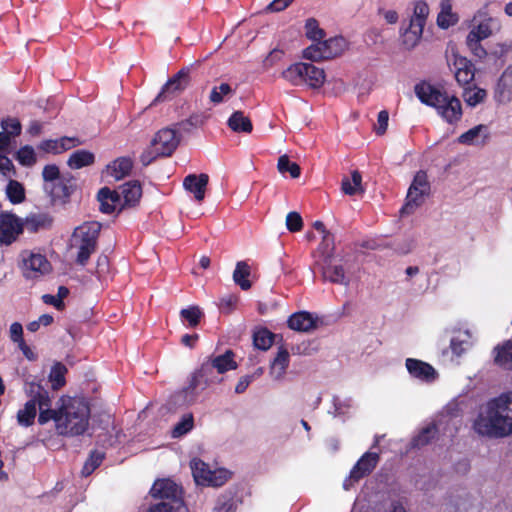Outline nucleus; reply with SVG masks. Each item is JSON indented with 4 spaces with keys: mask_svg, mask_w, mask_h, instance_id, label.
Wrapping results in <instances>:
<instances>
[{
    "mask_svg": "<svg viewBox=\"0 0 512 512\" xmlns=\"http://www.w3.org/2000/svg\"><path fill=\"white\" fill-rule=\"evenodd\" d=\"M487 138V127L477 125L458 137V142L464 145H478Z\"/></svg>",
    "mask_w": 512,
    "mask_h": 512,
    "instance_id": "31",
    "label": "nucleus"
},
{
    "mask_svg": "<svg viewBox=\"0 0 512 512\" xmlns=\"http://www.w3.org/2000/svg\"><path fill=\"white\" fill-rule=\"evenodd\" d=\"M334 249V236L330 232H325V235L322 237V242L318 248L322 254L321 261H326V257H329V260H332Z\"/></svg>",
    "mask_w": 512,
    "mask_h": 512,
    "instance_id": "45",
    "label": "nucleus"
},
{
    "mask_svg": "<svg viewBox=\"0 0 512 512\" xmlns=\"http://www.w3.org/2000/svg\"><path fill=\"white\" fill-rule=\"evenodd\" d=\"M473 28L469 33L484 40L497 33L501 29V23L498 18L489 15L486 7L478 10L473 17Z\"/></svg>",
    "mask_w": 512,
    "mask_h": 512,
    "instance_id": "12",
    "label": "nucleus"
},
{
    "mask_svg": "<svg viewBox=\"0 0 512 512\" xmlns=\"http://www.w3.org/2000/svg\"><path fill=\"white\" fill-rule=\"evenodd\" d=\"M415 93L422 103L437 109L438 113L447 122L454 123L461 118L462 108L458 98L449 97L446 93L428 83L417 84Z\"/></svg>",
    "mask_w": 512,
    "mask_h": 512,
    "instance_id": "4",
    "label": "nucleus"
},
{
    "mask_svg": "<svg viewBox=\"0 0 512 512\" xmlns=\"http://www.w3.org/2000/svg\"><path fill=\"white\" fill-rule=\"evenodd\" d=\"M305 63H296L282 72V77L293 85L304 84Z\"/></svg>",
    "mask_w": 512,
    "mask_h": 512,
    "instance_id": "40",
    "label": "nucleus"
},
{
    "mask_svg": "<svg viewBox=\"0 0 512 512\" xmlns=\"http://www.w3.org/2000/svg\"><path fill=\"white\" fill-rule=\"evenodd\" d=\"M495 98L500 103H508L512 100V67H507L500 76Z\"/></svg>",
    "mask_w": 512,
    "mask_h": 512,
    "instance_id": "22",
    "label": "nucleus"
},
{
    "mask_svg": "<svg viewBox=\"0 0 512 512\" xmlns=\"http://www.w3.org/2000/svg\"><path fill=\"white\" fill-rule=\"evenodd\" d=\"M430 193V183L427 174L424 171L416 173L413 182L411 183L406 196V203L400 210V214L410 215L418 207H420L425 200V197Z\"/></svg>",
    "mask_w": 512,
    "mask_h": 512,
    "instance_id": "8",
    "label": "nucleus"
},
{
    "mask_svg": "<svg viewBox=\"0 0 512 512\" xmlns=\"http://www.w3.org/2000/svg\"><path fill=\"white\" fill-rule=\"evenodd\" d=\"M208 181L209 177L207 174H190L185 177L183 186L187 191L194 194V197L198 202H201L205 197Z\"/></svg>",
    "mask_w": 512,
    "mask_h": 512,
    "instance_id": "20",
    "label": "nucleus"
},
{
    "mask_svg": "<svg viewBox=\"0 0 512 512\" xmlns=\"http://www.w3.org/2000/svg\"><path fill=\"white\" fill-rule=\"evenodd\" d=\"M475 431L493 438L512 434V392L501 394L486 403L474 422Z\"/></svg>",
    "mask_w": 512,
    "mask_h": 512,
    "instance_id": "1",
    "label": "nucleus"
},
{
    "mask_svg": "<svg viewBox=\"0 0 512 512\" xmlns=\"http://www.w3.org/2000/svg\"><path fill=\"white\" fill-rule=\"evenodd\" d=\"M380 456L376 452H366L352 467L349 476L343 482V488L349 490L356 482L368 476L376 468Z\"/></svg>",
    "mask_w": 512,
    "mask_h": 512,
    "instance_id": "11",
    "label": "nucleus"
},
{
    "mask_svg": "<svg viewBox=\"0 0 512 512\" xmlns=\"http://www.w3.org/2000/svg\"><path fill=\"white\" fill-rule=\"evenodd\" d=\"M284 55V52L280 49H273L263 60V67L269 69L279 62Z\"/></svg>",
    "mask_w": 512,
    "mask_h": 512,
    "instance_id": "61",
    "label": "nucleus"
},
{
    "mask_svg": "<svg viewBox=\"0 0 512 512\" xmlns=\"http://www.w3.org/2000/svg\"><path fill=\"white\" fill-rule=\"evenodd\" d=\"M251 268L246 261H238L233 272V281L239 285L242 290H249L252 286L249 281Z\"/></svg>",
    "mask_w": 512,
    "mask_h": 512,
    "instance_id": "33",
    "label": "nucleus"
},
{
    "mask_svg": "<svg viewBox=\"0 0 512 512\" xmlns=\"http://www.w3.org/2000/svg\"><path fill=\"white\" fill-rule=\"evenodd\" d=\"M440 12L437 16V25L442 29H447L458 22V15L452 10L450 0L440 1Z\"/></svg>",
    "mask_w": 512,
    "mask_h": 512,
    "instance_id": "28",
    "label": "nucleus"
},
{
    "mask_svg": "<svg viewBox=\"0 0 512 512\" xmlns=\"http://www.w3.org/2000/svg\"><path fill=\"white\" fill-rule=\"evenodd\" d=\"M179 141V136L174 129L164 128L156 133L151 143L156 149V153L165 157L170 156L174 152Z\"/></svg>",
    "mask_w": 512,
    "mask_h": 512,
    "instance_id": "14",
    "label": "nucleus"
},
{
    "mask_svg": "<svg viewBox=\"0 0 512 512\" xmlns=\"http://www.w3.org/2000/svg\"><path fill=\"white\" fill-rule=\"evenodd\" d=\"M495 363L505 369L512 368V342L506 341L503 345L494 349Z\"/></svg>",
    "mask_w": 512,
    "mask_h": 512,
    "instance_id": "36",
    "label": "nucleus"
},
{
    "mask_svg": "<svg viewBox=\"0 0 512 512\" xmlns=\"http://www.w3.org/2000/svg\"><path fill=\"white\" fill-rule=\"evenodd\" d=\"M0 172L6 177H11L15 174L12 161L2 154H0Z\"/></svg>",
    "mask_w": 512,
    "mask_h": 512,
    "instance_id": "64",
    "label": "nucleus"
},
{
    "mask_svg": "<svg viewBox=\"0 0 512 512\" xmlns=\"http://www.w3.org/2000/svg\"><path fill=\"white\" fill-rule=\"evenodd\" d=\"M253 342L256 348L267 350L273 343V334L267 329H261L254 333Z\"/></svg>",
    "mask_w": 512,
    "mask_h": 512,
    "instance_id": "44",
    "label": "nucleus"
},
{
    "mask_svg": "<svg viewBox=\"0 0 512 512\" xmlns=\"http://www.w3.org/2000/svg\"><path fill=\"white\" fill-rule=\"evenodd\" d=\"M234 357L235 354L232 350H226L223 354L212 355L207 359L221 376L222 374L230 370H235L238 367Z\"/></svg>",
    "mask_w": 512,
    "mask_h": 512,
    "instance_id": "23",
    "label": "nucleus"
},
{
    "mask_svg": "<svg viewBox=\"0 0 512 512\" xmlns=\"http://www.w3.org/2000/svg\"><path fill=\"white\" fill-rule=\"evenodd\" d=\"M233 93L231 86L227 83H221L219 86L213 87L209 99L217 105L223 102L224 97Z\"/></svg>",
    "mask_w": 512,
    "mask_h": 512,
    "instance_id": "49",
    "label": "nucleus"
},
{
    "mask_svg": "<svg viewBox=\"0 0 512 512\" xmlns=\"http://www.w3.org/2000/svg\"><path fill=\"white\" fill-rule=\"evenodd\" d=\"M430 13L429 5L424 0H415L412 2V14L409 19L411 26L425 27Z\"/></svg>",
    "mask_w": 512,
    "mask_h": 512,
    "instance_id": "26",
    "label": "nucleus"
},
{
    "mask_svg": "<svg viewBox=\"0 0 512 512\" xmlns=\"http://www.w3.org/2000/svg\"><path fill=\"white\" fill-rule=\"evenodd\" d=\"M150 495L160 501L141 512H188L183 502L181 486L169 478L156 480L150 489Z\"/></svg>",
    "mask_w": 512,
    "mask_h": 512,
    "instance_id": "5",
    "label": "nucleus"
},
{
    "mask_svg": "<svg viewBox=\"0 0 512 512\" xmlns=\"http://www.w3.org/2000/svg\"><path fill=\"white\" fill-rule=\"evenodd\" d=\"M455 78L459 84H469L474 79L473 66L466 58H456L454 62Z\"/></svg>",
    "mask_w": 512,
    "mask_h": 512,
    "instance_id": "29",
    "label": "nucleus"
},
{
    "mask_svg": "<svg viewBox=\"0 0 512 512\" xmlns=\"http://www.w3.org/2000/svg\"><path fill=\"white\" fill-rule=\"evenodd\" d=\"M286 227L290 232H297L302 229L303 220L298 212H289L287 214Z\"/></svg>",
    "mask_w": 512,
    "mask_h": 512,
    "instance_id": "58",
    "label": "nucleus"
},
{
    "mask_svg": "<svg viewBox=\"0 0 512 512\" xmlns=\"http://www.w3.org/2000/svg\"><path fill=\"white\" fill-rule=\"evenodd\" d=\"M42 176L46 182L44 189L46 191H50L54 198L67 197L69 195V190L66 186H61L57 189H54L53 187V182L58 180L59 177V169L56 165L45 166L42 172Z\"/></svg>",
    "mask_w": 512,
    "mask_h": 512,
    "instance_id": "21",
    "label": "nucleus"
},
{
    "mask_svg": "<svg viewBox=\"0 0 512 512\" xmlns=\"http://www.w3.org/2000/svg\"><path fill=\"white\" fill-rule=\"evenodd\" d=\"M60 414L56 419V432L61 436L83 435L89 428L90 408L82 398L62 397Z\"/></svg>",
    "mask_w": 512,
    "mask_h": 512,
    "instance_id": "2",
    "label": "nucleus"
},
{
    "mask_svg": "<svg viewBox=\"0 0 512 512\" xmlns=\"http://www.w3.org/2000/svg\"><path fill=\"white\" fill-rule=\"evenodd\" d=\"M389 114L386 110H382L378 113L377 125H376V133L379 135H383L388 127Z\"/></svg>",
    "mask_w": 512,
    "mask_h": 512,
    "instance_id": "62",
    "label": "nucleus"
},
{
    "mask_svg": "<svg viewBox=\"0 0 512 512\" xmlns=\"http://www.w3.org/2000/svg\"><path fill=\"white\" fill-rule=\"evenodd\" d=\"M305 28L307 37L313 41L319 42L324 37V31L315 19H308Z\"/></svg>",
    "mask_w": 512,
    "mask_h": 512,
    "instance_id": "56",
    "label": "nucleus"
},
{
    "mask_svg": "<svg viewBox=\"0 0 512 512\" xmlns=\"http://www.w3.org/2000/svg\"><path fill=\"white\" fill-rule=\"evenodd\" d=\"M468 338L467 333L452 338L450 347L455 355L460 356L470 346Z\"/></svg>",
    "mask_w": 512,
    "mask_h": 512,
    "instance_id": "55",
    "label": "nucleus"
},
{
    "mask_svg": "<svg viewBox=\"0 0 512 512\" xmlns=\"http://www.w3.org/2000/svg\"><path fill=\"white\" fill-rule=\"evenodd\" d=\"M37 406L35 400H29L25 403L24 408L17 412V422L21 426H31L37 414Z\"/></svg>",
    "mask_w": 512,
    "mask_h": 512,
    "instance_id": "38",
    "label": "nucleus"
},
{
    "mask_svg": "<svg viewBox=\"0 0 512 512\" xmlns=\"http://www.w3.org/2000/svg\"><path fill=\"white\" fill-rule=\"evenodd\" d=\"M234 509V502L229 495H223L218 498L214 512H232Z\"/></svg>",
    "mask_w": 512,
    "mask_h": 512,
    "instance_id": "60",
    "label": "nucleus"
},
{
    "mask_svg": "<svg viewBox=\"0 0 512 512\" xmlns=\"http://www.w3.org/2000/svg\"><path fill=\"white\" fill-rule=\"evenodd\" d=\"M1 126L5 130L9 137L17 136L21 133V124L17 119H5L2 120Z\"/></svg>",
    "mask_w": 512,
    "mask_h": 512,
    "instance_id": "59",
    "label": "nucleus"
},
{
    "mask_svg": "<svg viewBox=\"0 0 512 512\" xmlns=\"http://www.w3.org/2000/svg\"><path fill=\"white\" fill-rule=\"evenodd\" d=\"M318 317L307 311L292 314L288 319L290 329L298 332H310L317 327Z\"/></svg>",
    "mask_w": 512,
    "mask_h": 512,
    "instance_id": "18",
    "label": "nucleus"
},
{
    "mask_svg": "<svg viewBox=\"0 0 512 512\" xmlns=\"http://www.w3.org/2000/svg\"><path fill=\"white\" fill-rule=\"evenodd\" d=\"M117 194H120L121 204L120 210L125 207L134 206L139 202L142 196V188L138 181H129L123 185H121L118 191H115Z\"/></svg>",
    "mask_w": 512,
    "mask_h": 512,
    "instance_id": "17",
    "label": "nucleus"
},
{
    "mask_svg": "<svg viewBox=\"0 0 512 512\" xmlns=\"http://www.w3.org/2000/svg\"><path fill=\"white\" fill-rule=\"evenodd\" d=\"M229 128L237 133H250L253 129L250 119L242 111H235L228 119Z\"/></svg>",
    "mask_w": 512,
    "mask_h": 512,
    "instance_id": "34",
    "label": "nucleus"
},
{
    "mask_svg": "<svg viewBox=\"0 0 512 512\" xmlns=\"http://www.w3.org/2000/svg\"><path fill=\"white\" fill-rule=\"evenodd\" d=\"M436 432L437 428L435 424L426 426L413 438L411 445L415 448H420L429 444L431 440L435 438Z\"/></svg>",
    "mask_w": 512,
    "mask_h": 512,
    "instance_id": "41",
    "label": "nucleus"
},
{
    "mask_svg": "<svg viewBox=\"0 0 512 512\" xmlns=\"http://www.w3.org/2000/svg\"><path fill=\"white\" fill-rule=\"evenodd\" d=\"M346 48L347 42L343 37H333L310 45L303 51V57L311 61L332 59L340 56Z\"/></svg>",
    "mask_w": 512,
    "mask_h": 512,
    "instance_id": "7",
    "label": "nucleus"
},
{
    "mask_svg": "<svg viewBox=\"0 0 512 512\" xmlns=\"http://www.w3.org/2000/svg\"><path fill=\"white\" fill-rule=\"evenodd\" d=\"M342 191L347 195L362 194L364 188L362 186V176L355 170L351 173V179L344 178L341 184Z\"/></svg>",
    "mask_w": 512,
    "mask_h": 512,
    "instance_id": "37",
    "label": "nucleus"
},
{
    "mask_svg": "<svg viewBox=\"0 0 512 512\" xmlns=\"http://www.w3.org/2000/svg\"><path fill=\"white\" fill-rule=\"evenodd\" d=\"M17 160L24 166H32L36 163L35 151L31 146H24L17 152Z\"/></svg>",
    "mask_w": 512,
    "mask_h": 512,
    "instance_id": "52",
    "label": "nucleus"
},
{
    "mask_svg": "<svg viewBox=\"0 0 512 512\" xmlns=\"http://www.w3.org/2000/svg\"><path fill=\"white\" fill-rule=\"evenodd\" d=\"M6 192L8 198L13 203H21L25 198L23 186L15 180L9 181Z\"/></svg>",
    "mask_w": 512,
    "mask_h": 512,
    "instance_id": "47",
    "label": "nucleus"
},
{
    "mask_svg": "<svg viewBox=\"0 0 512 512\" xmlns=\"http://www.w3.org/2000/svg\"><path fill=\"white\" fill-rule=\"evenodd\" d=\"M66 367L61 363H56L50 372L49 380L52 382L53 389H59L65 384Z\"/></svg>",
    "mask_w": 512,
    "mask_h": 512,
    "instance_id": "46",
    "label": "nucleus"
},
{
    "mask_svg": "<svg viewBox=\"0 0 512 512\" xmlns=\"http://www.w3.org/2000/svg\"><path fill=\"white\" fill-rule=\"evenodd\" d=\"M482 39L475 36L474 33H468L466 38V44L470 51L478 58L482 59L486 56V50L482 47L480 42Z\"/></svg>",
    "mask_w": 512,
    "mask_h": 512,
    "instance_id": "51",
    "label": "nucleus"
},
{
    "mask_svg": "<svg viewBox=\"0 0 512 512\" xmlns=\"http://www.w3.org/2000/svg\"><path fill=\"white\" fill-rule=\"evenodd\" d=\"M406 368L413 377L423 381L431 382L437 378V372L430 364L417 359L408 358Z\"/></svg>",
    "mask_w": 512,
    "mask_h": 512,
    "instance_id": "19",
    "label": "nucleus"
},
{
    "mask_svg": "<svg viewBox=\"0 0 512 512\" xmlns=\"http://www.w3.org/2000/svg\"><path fill=\"white\" fill-rule=\"evenodd\" d=\"M332 401H333L334 411L333 412L330 411L329 413H331L334 417H338V416L346 414L349 411V409L352 407V403H351L350 399L342 400L339 397L334 396Z\"/></svg>",
    "mask_w": 512,
    "mask_h": 512,
    "instance_id": "57",
    "label": "nucleus"
},
{
    "mask_svg": "<svg viewBox=\"0 0 512 512\" xmlns=\"http://www.w3.org/2000/svg\"><path fill=\"white\" fill-rule=\"evenodd\" d=\"M132 166L133 164L130 158L121 157L107 166L106 173L115 181H118L130 173Z\"/></svg>",
    "mask_w": 512,
    "mask_h": 512,
    "instance_id": "27",
    "label": "nucleus"
},
{
    "mask_svg": "<svg viewBox=\"0 0 512 512\" xmlns=\"http://www.w3.org/2000/svg\"><path fill=\"white\" fill-rule=\"evenodd\" d=\"M104 459V453L99 451H93L90 457L85 462L81 474L83 476H89L102 462Z\"/></svg>",
    "mask_w": 512,
    "mask_h": 512,
    "instance_id": "50",
    "label": "nucleus"
},
{
    "mask_svg": "<svg viewBox=\"0 0 512 512\" xmlns=\"http://www.w3.org/2000/svg\"><path fill=\"white\" fill-rule=\"evenodd\" d=\"M190 467L198 485L219 487L230 478V472L226 469L217 468L212 470L208 464L200 459L191 460Z\"/></svg>",
    "mask_w": 512,
    "mask_h": 512,
    "instance_id": "9",
    "label": "nucleus"
},
{
    "mask_svg": "<svg viewBox=\"0 0 512 512\" xmlns=\"http://www.w3.org/2000/svg\"><path fill=\"white\" fill-rule=\"evenodd\" d=\"M325 81V73L312 64L305 63L304 83L312 88H318L323 85Z\"/></svg>",
    "mask_w": 512,
    "mask_h": 512,
    "instance_id": "35",
    "label": "nucleus"
},
{
    "mask_svg": "<svg viewBox=\"0 0 512 512\" xmlns=\"http://www.w3.org/2000/svg\"><path fill=\"white\" fill-rule=\"evenodd\" d=\"M39 417L38 422L40 424H45L49 422L50 420H53L56 423V419L58 418V415L60 414V402H58V405L55 409H51V406H42L39 407Z\"/></svg>",
    "mask_w": 512,
    "mask_h": 512,
    "instance_id": "54",
    "label": "nucleus"
},
{
    "mask_svg": "<svg viewBox=\"0 0 512 512\" xmlns=\"http://www.w3.org/2000/svg\"><path fill=\"white\" fill-rule=\"evenodd\" d=\"M25 392L30 400H35L38 407L51 406V399L48 392L36 382H26Z\"/></svg>",
    "mask_w": 512,
    "mask_h": 512,
    "instance_id": "30",
    "label": "nucleus"
},
{
    "mask_svg": "<svg viewBox=\"0 0 512 512\" xmlns=\"http://www.w3.org/2000/svg\"><path fill=\"white\" fill-rule=\"evenodd\" d=\"M100 230L101 224L96 221L85 222L75 228L70 239V247L77 250L78 264L84 266L90 255L95 252Z\"/></svg>",
    "mask_w": 512,
    "mask_h": 512,
    "instance_id": "6",
    "label": "nucleus"
},
{
    "mask_svg": "<svg viewBox=\"0 0 512 512\" xmlns=\"http://www.w3.org/2000/svg\"><path fill=\"white\" fill-rule=\"evenodd\" d=\"M486 95L487 93L484 89L476 87L466 88L463 93V98L469 106L475 107L485 99Z\"/></svg>",
    "mask_w": 512,
    "mask_h": 512,
    "instance_id": "43",
    "label": "nucleus"
},
{
    "mask_svg": "<svg viewBox=\"0 0 512 512\" xmlns=\"http://www.w3.org/2000/svg\"><path fill=\"white\" fill-rule=\"evenodd\" d=\"M180 316L183 320L189 323V326L195 327L203 316V312L198 306H190L186 309H182L180 311Z\"/></svg>",
    "mask_w": 512,
    "mask_h": 512,
    "instance_id": "48",
    "label": "nucleus"
},
{
    "mask_svg": "<svg viewBox=\"0 0 512 512\" xmlns=\"http://www.w3.org/2000/svg\"><path fill=\"white\" fill-rule=\"evenodd\" d=\"M193 428V416L191 414L185 415L180 422H178L172 430V436L178 438L189 432Z\"/></svg>",
    "mask_w": 512,
    "mask_h": 512,
    "instance_id": "53",
    "label": "nucleus"
},
{
    "mask_svg": "<svg viewBox=\"0 0 512 512\" xmlns=\"http://www.w3.org/2000/svg\"><path fill=\"white\" fill-rule=\"evenodd\" d=\"M423 31V28L409 24L408 27L401 30L402 45L408 50L415 48L422 38Z\"/></svg>",
    "mask_w": 512,
    "mask_h": 512,
    "instance_id": "32",
    "label": "nucleus"
},
{
    "mask_svg": "<svg viewBox=\"0 0 512 512\" xmlns=\"http://www.w3.org/2000/svg\"><path fill=\"white\" fill-rule=\"evenodd\" d=\"M94 154L87 150H77L68 159V166L72 169H80L94 162Z\"/></svg>",
    "mask_w": 512,
    "mask_h": 512,
    "instance_id": "39",
    "label": "nucleus"
},
{
    "mask_svg": "<svg viewBox=\"0 0 512 512\" xmlns=\"http://www.w3.org/2000/svg\"><path fill=\"white\" fill-rule=\"evenodd\" d=\"M289 359L288 351L284 348H280L270 366V375L274 380L280 381L284 378L289 365Z\"/></svg>",
    "mask_w": 512,
    "mask_h": 512,
    "instance_id": "25",
    "label": "nucleus"
},
{
    "mask_svg": "<svg viewBox=\"0 0 512 512\" xmlns=\"http://www.w3.org/2000/svg\"><path fill=\"white\" fill-rule=\"evenodd\" d=\"M20 269L26 279H38L51 271V265L40 253L24 250L20 254Z\"/></svg>",
    "mask_w": 512,
    "mask_h": 512,
    "instance_id": "10",
    "label": "nucleus"
},
{
    "mask_svg": "<svg viewBox=\"0 0 512 512\" xmlns=\"http://www.w3.org/2000/svg\"><path fill=\"white\" fill-rule=\"evenodd\" d=\"M98 201L100 203V210L103 213H112L116 209L120 210L121 198L120 194L111 191L109 188L104 187L98 192Z\"/></svg>",
    "mask_w": 512,
    "mask_h": 512,
    "instance_id": "24",
    "label": "nucleus"
},
{
    "mask_svg": "<svg viewBox=\"0 0 512 512\" xmlns=\"http://www.w3.org/2000/svg\"><path fill=\"white\" fill-rule=\"evenodd\" d=\"M277 169L280 173L289 172L292 178H298L300 176V167L298 164L291 162L287 155H282L278 159Z\"/></svg>",
    "mask_w": 512,
    "mask_h": 512,
    "instance_id": "42",
    "label": "nucleus"
},
{
    "mask_svg": "<svg viewBox=\"0 0 512 512\" xmlns=\"http://www.w3.org/2000/svg\"><path fill=\"white\" fill-rule=\"evenodd\" d=\"M222 381L223 378L206 358L200 368L191 374L187 386L170 397L168 409L177 410L194 404L201 392Z\"/></svg>",
    "mask_w": 512,
    "mask_h": 512,
    "instance_id": "3",
    "label": "nucleus"
},
{
    "mask_svg": "<svg viewBox=\"0 0 512 512\" xmlns=\"http://www.w3.org/2000/svg\"><path fill=\"white\" fill-rule=\"evenodd\" d=\"M10 339L19 345L21 342H24L23 340V327L19 322H14L10 326L9 330Z\"/></svg>",
    "mask_w": 512,
    "mask_h": 512,
    "instance_id": "63",
    "label": "nucleus"
},
{
    "mask_svg": "<svg viewBox=\"0 0 512 512\" xmlns=\"http://www.w3.org/2000/svg\"><path fill=\"white\" fill-rule=\"evenodd\" d=\"M190 71L191 69L189 67H184L174 77L168 80L152 104L165 101L169 95L183 91L190 82Z\"/></svg>",
    "mask_w": 512,
    "mask_h": 512,
    "instance_id": "13",
    "label": "nucleus"
},
{
    "mask_svg": "<svg viewBox=\"0 0 512 512\" xmlns=\"http://www.w3.org/2000/svg\"><path fill=\"white\" fill-rule=\"evenodd\" d=\"M315 266L320 269L324 281L343 286L349 285L350 277L344 267L340 264H333L329 257H326V261H316Z\"/></svg>",
    "mask_w": 512,
    "mask_h": 512,
    "instance_id": "15",
    "label": "nucleus"
},
{
    "mask_svg": "<svg viewBox=\"0 0 512 512\" xmlns=\"http://www.w3.org/2000/svg\"><path fill=\"white\" fill-rule=\"evenodd\" d=\"M20 219L12 214L0 215V242L9 245L22 233Z\"/></svg>",
    "mask_w": 512,
    "mask_h": 512,
    "instance_id": "16",
    "label": "nucleus"
}]
</instances>
